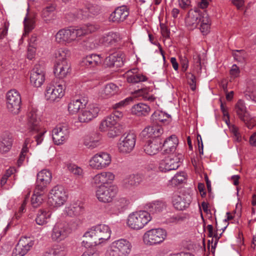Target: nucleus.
<instances>
[{"mask_svg": "<svg viewBox=\"0 0 256 256\" xmlns=\"http://www.w3.org/2000/svg\"><path fill=\"white\" fill-rule=\"evenodd\" d=\"M199 29L204 36L207 35L210 32V20L206 14H204L203 18L200 22Z\"/></svg>", "mask_w": 256, "mask_h": 256, "instance_id": "45", "label": "nucleus"}, {"mask_svg": "<svg viewBox=\"0 0 256 256\" xmlns=\"http://www.w3.org/2000/svg\"><path fill=\"white\" fill-rule=\"evenodd\" d=\"M82 63L89 68H94L102 64V58L100 55L92 54L86 56L82 60Z\"/></svg>", "mask_w": 256, "mask_h": 256, "instance_id": "32", "label": "nucleus"}, {"mask_svg": "<svg viewBox=\"0 0 256 256\" xmlns=\"http://www.w3.org/2000/svg\"><path fill=\"white\" fill-rule=\"evenodd\" d=\"M142 180V177L139 174L131 175L129 178V184L132 186H138Z\"/></svg>", "mask_w": 256, "mask_h": 256, "instance_id": "56", "label": "nucleus"}, {"mask_svg": "<svg viewBox=\"0 0 256 256\" xmlns=\"http://www.w3.org/2000/svg\"><path fill=\"white\" fill-rule=\"evenodd\" d=\"M162 148V142L158 138L148 140L144 146V152L149 155L156 154Z\"/></svg>", "mask_w": 256, "mask_h": 256, "instance_id": "29", "label": "nucleus"}, {"mask_svg": "<svg viewBox=\"0 0 256 256\" xmlns=\"http://www.w3.org/2000/svg\"><path fill=\"white\" fill-rule=\"evenodd\" d=\"M188 82L192 90L194 91L196 88V76L192 74H188L187 76Z\"/></svg>", "mask_w": 256, "mask_h": 256, "instance_id": "61", "label": "nucleus"}, {"mask_svg": "<svg viewBox=\"0 0 256 256\" xmlns=\"http://www.w3.org/2000/svg\"><path fill=\"white\" fill-rule=\"evenodd\" d=\"M119 88L114 83H110L102 88L98 92L99 98H108L118 94Z\"/></svg>", "mask_w": 256, "mask_h": 256, "instance_id": "25", "label": "nucleus"}, {"mask_svg": "<svg viewBox=\"0 0 256 256\" xmlns=\"http://www.w3.org/2000/svg\"><path fill=\"white\" fill-rule=\"evenodd\" d=\"M43 192L36 190V187L34 194L32 196L31 203L33 207H38L43 201Z\"/></svg>", "mask_w": 256, "mask_h": 256, "instance_id": "47", "label": "nucleus"}, {"mask_svg": "<svg viewBox=\"0 0 256 256\" xmlns=\"http://www.w3.org/2000/svg\"><path fill=\"white\" fill-rule=\"evenodd\" d=\"M34 133H36L37 134L35 136L34 138L36 142V146L39 145L42 143L44 140V134L46 132V129H42V127L40 126V128L38 132L31 131Z\"/></svg>", "mask_w": 256, "mask_h": 256, "instance_id": "53", "label": "nucleus"}, {"mask_svg": "<svg viewBox=\"0 0 256 256\" xmlns=\"http://www.w3.org/2000/svg\"><path fill=\"white\" fill-rule=\"evenodd\" d=\"M186 219V216L185 215H176L168 219V222L170 223L178 224L184 221Z\"/></svg>", "mask_w": 256, "mask_h": 256, "instance_id": "59", "label": "nucleus"}, {"mask_svg": "<svg viewBox=\"0 0 256 256\" xmlns=\"http://www.w3.org/2000/svg\"><path fill=\"white\" fill-rule=\"evenodd\" d=\"M12 144V137L7 134H3L0 140V152L6 154L10 151Z\"/></svg>", "mask_w": 256, "mask_h": 256, "instance_id": "36", "label": "nucleus"}, {"mask_svg": "<svg viewBox=\"0 0 256 256\" xmlns=\"http://www.w3.org/2000/svg\"><path fill=\"white\" fill-rule=\"evenodd\" d=\"M84 144L89 148L92 149L100 144L98 139L94 140L92 136H87L85 138Z\"/></svg>", "mask_w": 256, "mask_h": 256, "instance_id": "51", "label": "nucleus"}, {"mask_svg": "<svg viewBox=\"0 0 256 256\" xmlns=\"http://www.w3.org/2000/svg\"><path fill=\"white\" fill-rule=\"evenodd\" d=\"M106 66L108 67L116 66H120L123 64L122 60L119 54L114 52L106 57L104 61Z\"/></svg>", "mask_w": 256, "mask_h": 256, "instance_id": "35", "label": "nucleus"}, {"mask_svg": "<svg viewBox=\"0 0 256 256\" xmlns=\"http://www.w3.org/2000/svg\"><path fill=\"white\" fill-rule=\"evenodd\" d=\"M71 229L64 222H58L54 226L51 238L52 240L60 242L64 240L70 233Z\"/></svg>", "mask_w": 256, "mask_h": 256, "instance_id": "12", "label": "nucleus"}, {"mask_svg": "<svg viewBox=\"0 0 256 256\" xmlns=\"http://www.w3.org/2000/svg\"><path fill=\"white\" fill-rule=\"evenodd\" d=\"M186 180L184 174L181 172L176 174L173 178V180L178 184L182 183Z\"/></svg>", "mask_w": 256, "mask_h": 256, "instance_id": "64", "label": "nucleus"}, {"mask_svg": "<svg viewBox=\"0 0 256 256\" xmlns=\"http://www.w3.org/2000/svg\"><path fill=\"white\" fill-rule=\"evenodd\" d=\"M112 231L108 226L98 224L89 228L84 236L90 238L95 245L106 243L110 238Z\"/></svg>", "mask_w": 256, "mask_h": 256, "instance_id": "1", "label": "nucleus"}, {"mask_svg": "<svg viewBox=\"0 0 256 256\" xmlns=\"http://www.w3.org/2000/svg\"><path fill=\"white\" fill-rule=\"evenodd\" d=\"M64 94V87L60 84L52 82L45 88L44 98L47 101L52 102L58 101Z\"/></svg>", "mask_w": 256, "mask_h": 256, "instance_id": "5", "label": "nucleus"}, {"mask_svg": "<svg viewBox=\"0 0 256 256\" xmlns=\"http://www.w3.org/2000/svg\"><path fill=\"white\" fill-rule=\"evenodd\" d=\"M111 244L114 248H116L120 253H123L126 256H127L128 240L126 239H119L112 242Z\"/></svg>", "mask_w": 256, "mask_h": 256, "instance_id": "42", "label": "nucleus"}, {"mask_svg": "<svg viewBox=\"0 0 256 256\" xmlns=\"http://www.w3.org/2000/svg\"><path fill=\"white\" fill-rule=\"evenodd\" d=\"M136 134L134 132H129V150H132L136 144Z\"/></svg>", "mask_w": 256, "mask_h": 256, "instance_id": "63", "label": "nucleus"}, {"mask_svg": "<svg viewBox=\"0 0 256 256\" xmlns=\"http://www.w3.org/2000/svg\"><path fill=\"white\" fill-rule=\"evenodd\" d=\"M24 33L22 36L28 34L34 28V21L32 18H28L27 16L25 17L24 20ZM23 37H22V38Z\"/></svg>", "mask_w": 256, "mask_h": 256, "instance_id": "49", "label": "nucleus"}, {"mask_svg": "<svg viewBox=\"0 0 256 256\" xmlns=\"http://www.w3.org/2000/svg\"><path fill=\"white\" fill-rule=\"evenodd\" d=\"M51 215L52 212L50 211L40 210L38 211L36 222L38 225H44L48 222Z\"/></svg>", "mask_w": 256, "mask_h": 256, "instance_id": "43", "label": "nucleus"}, {"mask_svg": "<svg viewBox=\"0 0 256 256\" xmlns=\"http://www.w3.org/2000/svg\"><path fill=\"white\" fill-rule=\"evenodd\" d=\"M50 250L56 256H64L66 254V248L62 244L56 245Z\"/></svg>", "mask_w": 256, "mask_h": 256, "instance_id": "52", "label": "nucleus"}, {"mask_svg": "<svg viewBox=\"0 0 256 256\" xmlns=\"http://www.w3.org/2000/svg\"><path fill=\"white\" fill-rule=\"evenodd\" d=\"M182 154L176 156L172 154L160 161L158 168L160 171L166 172L171 170H176L180 166V160L182 159Z\"/></svg>", "mask_w": 256, "mask_h": 256, "instance_id": "13", "label": "nucleus"}, {"mask_svg": "<svg viewBox=\"0 0 256 256\" xmlns=\"http://www.w3.org/2000/svg\"><path fill=\"white\" fill-rule=\"evenodd\" d=\"M163 132L160 125L152 124V126L146 128L142 132V134L148 137H158Z\"/></svg>", "mask_w": 256, "mask_h": 256, "instance_id": "31", "label": "nucleus"}, {"mask_svg": "<svg viewBox=\"0 0 256 256\" xmlns=\"http://www.w3.org/2000/svg\"><path fill=\"white\" fill-rule=\"evenodd\" d=\"M68 168L71 173L76 176L82 177L84 176L83 170L76 164H70L68 165Z\"/></svg>", "mask_w": 256, "mask_h": 256, "instance_id": "50", "label": "nucleus"}, {"mask_svg": "<svg viewBox=\"0 0 256 256\" xmlns=\"http://www.w3.org/2000/svg\"><path fill=\"white\" fill-rule=\"evenodd\" d=\"M118 192V188L114 185L100 186L96 190V196L102 202H112Z\"/></svg>", "mask_w": 256, "mask_h": 256, "instance_id": "9", "label": "nucleus"}, {"mask_svg": "<svg viewBox=\"0 0 256 256\" xmlns=\"http://www.w3.org/2000/svg\"><path fill=\"white\" fill-rule=\"evenodd\" d=\"M235 111L240 120H244V118L249 114L244 101L239 100L235 105Z\"/></svg>", "mask_w": 256, "mask_h": 256, "instance_id": "39", "label": "nucleus"}, {"mask_svg": "<svg viewBox=\"0 0 256 256\" xmlns=\"http://www.w3.org/2000/svg\"><path fill=\"white\" fill-rule=\"evenodd\" d=\"M78 37L76 27H71L60 30L55 35V40L59 44L68 45L76 42Z\"/></svg>", "mask_w": 256, "mask_h": 256, "instance_id": "4", "label": "nucleus"}, {"mask_svg": "<svg viewBox=\"0 0 256 256\" xmlns=\"http://www.w3.org/2000/svg\"><path fill=\"white\" fill-rule=\"evenodd\" d=\"M99 112V108L95 104L86 106L80 110L78 114V120L80 122H88L96 118Z\"/></svg>", "mask_w": 256, "mask_h": 256, "instance_id": "17", "label": "nucleus"}, {"mask_svg": "<svg viewBox=\"0 0 256 256\" xmlns=\"http://www.w3.org/2000/svg\"><path fill=\"white\" fill-rule=\"evenodd\" d=\"M128 16V9L126 6H122L117 8L115 10L112 12L110 16V20L113 22H122L126 20Z\"/></svg>", "mask_w": 256, "mask_h": 256, "instance_id": "27", "label": "nucleus"}, {"mask_svg": "<svg viewBox=\"0 0 256 256\" xmlns=\"http://www.w3.org/2000/svg\"><path fill=\"white\" fill-rule=\"evenodd\" d=\"M115 179L114 174L109 171L100 172L92 178V184L98 188L100 186H106L111 184Z\"/></svg>", "mask_w": 256, "mask_h": 256, "instance_id": "19", "label": "nucleus"}, {"mask_svg": "<svg viewBox=\"0 0 256 256\" xmlns=\"http://www.w3.org/2000/svg\"><path fill=\"white\" fill-rule=\"evenodd\" d=\"M34 244L32 237H22L15 248L14 249L12 256H24L32 248Z\"/></svg>", "mask_w": 256, "mask_h": 256, "instance_id": "15", "label": "nucleus"}, {"mask_svg": "<svg viewBox=\"0 0 256 256\" xmlns=\"http://www.w3.org/2000/svg\"><path fill=\"white\" fill-rule=\"evenodd\" d=\"M170 116L162 111H156L151 116L152 124L162 125L170 118Z\"/></svg>", "mask_w": 256, "mask_h": 256, "instance_id": "38", "label": "nucleus"}, {"mask_svg": "<svg viewBox=\"0 0 256 256\" xmlns=\"http://www.w3.org/2000/svg\"><path fill=\"white\" fill-rule=\"evenodd\" d=\"M6 100L8 110L14 114H18L22 102L20 93L16 90H11L7 92Z\"/></svg>", "mask_w": 256, "mask_h": 256, "instance_id": "8", "label": "nucleus"}, {"mask_svg": "<svg viewBox=\"0 0 256 256\" xmlns=\"http://www.w3.org/2000/svg\"><path fill=\"white\" fill-rule=\"evenodd\" d=\"M190 202L191 198L188 195L175 196L172 200L174 206L179 210H182L188 208Z\"/></svg>", "mask_w": 256, "mask_h": 256, "instance_id": "26", "label": "nucleus"}, {"mask_svg": "<svg viewBox=\"0 0 256 256\" xmlns=\"http://www.w3.org/2000/svg\"><path fill=\"white\" fill-rule=\"evenodd\" d=\"M82 204L80 202H74L67 205L63 210V214L66 216L78 217L83 214Z\"/></svg>", "mask_w": 256, "mask_h": 256, "instance_id": "23", "label": "nucleus"}, {"mask_svg": "<svg viewBox=\"0 0 256 256\" xmlns=\"http://www.w3.org/2000/svg\"><path fill=\"white\" fill-rule=\"evenodd\" d=\"M128 134H124L120 139L118 147L120 152L126 154L128 152Z\"/></svg>", "mask_w": 256, "mask_h": 256, "instance_id": "48", "label": "nucleus"}, {"mask_svg": "<svg viewBox=\"0 0 256 256\" xmlns=\"http://www.w3.org/2000/svg\"><path fill=\"white\" fill-rule=\"evenodd\" d=\"M34 244L32 237H22L15 248L14 249L12 256H24L32 248Z\"/></svg>", "mask_w": 256, "mask_h": 256, "instance_id": "14", "label": "nucleus"}, {"mask_svg": "<svg viewBox=\"0 0 256 256\" xmlns=\"http://www.w3.org/2000/svg\"><path fill=\"white\" fill-rule=\"evenodd\" d=\"M241 120L245 124L249 129L252 128L256 125V118L252 117L250 114L244 118V120Z\"/></svg>", "mask_w": 256, "mask_h": 256, "instance_id": "54", "label": "nucleus"}, {"mask_svg": "<svg viewBox=\"0 0 256 256\" xmlns=\"http://www.w3.org/2000/svg\"><path fill=\"white\" fill-rule=\"evenodd\" d=\"M178 144V139L175 135H172L166 138L162 145L165 154H170L175 151Z\"/></svg>", "mask_w": 256, "mask_h": 256, "instance_id": "30", "label": "nucleus"}, {"mask_svg": "<svg viewBox=\"0 0 256 256\" xmlns=\"http://www.w3.org/2000/svg\"><path fill=\"white\" fill-rule=\"evenodd\" d=\"M112 157L108 152H100L94 154L89 160V166L94 170H101L108 167Z\"/></svg>", "mask_w": 256, "mask_h": 256, "instance_id": "7", "label": "nucleus"}, {"mask_svg": "<svg viewBox=\"0 0 256 256\" xmlns=\"http://www.w3.org/2000/svg\"><path fill=\"white\" fill-rule=\"evenodd\" d=\"M86 102L82 99H77L71 100L68 104V110L71 114H76L80 110L86 106Z\"/></svg>", "mask_w": 256, "mask_h": 256, "instance_id": "34", "label": "nucleus"}, {"mask_svg": "<svg viewBox=\"0 0 256 256\" xmlns=\"http://www.w3.org/2000/svg\"><path fill=\"white\" fill-rule=\"evenodd\" d=\"M100 12L98 6L88 4L83 8L78 10L74 12V16L80 20H86L98 15Z\"/></svg>", "mask_w": 256, "mask_h": 256, "instance_id": "16", "label": "nucleus"}, {"mask_svg": "<svg viewBox=\"0 0 256 256\" xmlns=\"http://www.w3.org/2000/svg\"><path fill=\"white\" fill-rule=\"evenodd\" d=\"M33 142V140L30 138H26L22 146V149L21 153L20 156V158L18 160V166L22 164L24 160L26 154L28 152V148L31 147V144Z\"/></svg>", "mask_w": 256, "mask_h": 256, "instance_id": "44", "label": "nucleus"}, {"mask_svg": "<svg viewBox=\"0 0 256 256\" xmlns=\"http://www.w3.org/2000/svg\"><path fill=\"white\" fill-rule=\"evenodd\" d=\"M167 236L166 231L161 228H152L146 232L143 236L145 244L152 246L162 243Z\"/></svg>", "mask_w": 256, "mask_h": 256, "instance_id": "3", "label": "nucleus"}, {"mask_svg": "<svg viewBox=\"0 0 256 256\" xmlns=\"http://www.w3.org/2000/svg\"><path fill=\"white\" fill-rule=\"evenodd\" d=\"M205 13L199 10H190L185 18V24L188 30H192L198 28Z\"/></svg>", "mask_w": 256, "mask_h": 256, "instance_id": "20", "label": "nucleus"}, {"mask_svg": "<svg viewBox=\"0 0 256 256\" xmlns=\"http://www.w3.org/2000/svg\"><path fill=\"white\" fill-rule=\"evenodd\" d=\"M120 40V36L118 32H110L102 35L100 42L106 47H114Z\"/></svg>", "mask_w": 256, "mask_h": 256, "instance_id": "24", "label": "nucleus"}, {"mask_svg": "<svg viewBox=\"0 0 256 256\" xmlns=\"http://www.w3.org/2000/svg\"><path fill=\"white\" fill-rule=\"evenodd\" d=\"M166 208V204L162 201H156L148 206V210L152 214L160 212Z\"/></svg>", "mask_w": 256, "mask_h": 256, "instance_id": "46", "label": "nucleus"}, {"mask_svg": "<svg viewBox=\"0 0 256 256\" xmlns=\"http://www.w3.org/2000/svg\"><path fill=\"white\" fill-rule=\"evenodd\" d=\"M147 78L142 74H136V75L129 76V82L138 83L140 82H144L147 80Z\"/></svg>", "mask_w": 256, "mask_h": 256, "instance_id": "57", "label": "nucleus"}, {"mask_svg": "<svg viewBox=\"0 0 256 256\" xmlns=\"http://www.w3.org/2000/svg\"><path fill=\"white\" fill-rule=\"evenodd\" d=\"M36 52V48L32 44H29L28 48L27 58L28 59L32 60L35 56Z\"/></svg>", "mask_w": 256, "mask_h": 256, "instance_id": "62", "label": "nucleus"}, {"mask_svg": "<svg viewBox=\"0 0 256 256\" xmlns=\"http://www.w3.org/2000/svg\"><path fill=\"white\" fill-rule=\"evenodd\" d=\"M70 130L66 124H59L52 130V138L55 144H64L68 138Z\"/></svg>", "mask_w": 256, "mask_h": 256, "instance_id": "11", "label": "nucleus"}, {"mask_svg": "<svg viewBox=\"0 0 256 256\" xmlns=\"http://www.w3.org/2000/svg\"><path fill=\"white\" fill-rule=\"evenodd\" d=\"M37 112V109L32 106L28 109L27 120L30 131L38 132L40 128V120Z\"/></svg>", "mask_w": 256, "mask_h": 256, "instance_id": "21", "label": "nucleus"}, {"mask_svg": "<svg viewBox=\"0 0 256 256\" xmlns=\"http://www.w3.org/2000/svg\"><path fill=\"white\" fill-rule=\"evenodd\" d=\"M79 37L96 32L100 26L94 23H88L80 26H76Z\"/></svg>", "mask_w": 256, "mask_h": 256, "instance_id": "33", "label": "nucleus"}, {"mask_svg": "<svg viewBox=\"0 0 256 256\" xmlns=\"http://www.w3.org/2000/svg\"><path fill=\"white\" fill-rule=\"evenodd\" d=\"M152 219L150 214L145 210L133 212L129 215V227L134 230H140Z\"/></svg>", "mask_w": 256, "mask_h": 256, "instance_id": "6", "label": "nucleus"}, {"mask_svg": "<svg viewBox=\"0 0 256 256\" xmlns=\"http://www.w3.org/2000/svg\"><path fill=\"white\" fill-rule=\"evenodd\" d=\"M70 55V51L66 48H60L56 50L54 52V56L56 62H62L64 61H68V58Z\"/></svg>", "mask_w": 256, "mask_h": 256, "instance_id": "41", "label": "nucleus"}, {"mask_svg": "<svg viewBox=\"0 0 256 256\" xmlns=\"http://www.w3.org/2000/svg\"><path fill=\"white\" fill-rule=\"evenodd\" d=\"M150 110V108L147 104L139 103L132 108L131 112L138 116H146L148 114Z\"/></svg>", "mask_w": 256, "mask_h": 256, "instance_id": "37", "label": "nucleus"}, {"mask_svg": "<svg viewBox=\"0 0 256 256\" xmlns=\"http://www.w3.org/2000/svg\"><path fill=\"white\" fill-rule=\"evenodd\" d=\"M105 256H126L123 253H120L118 249L114 248L110 245L108 247Z\"/></svg>", "mask_w": 256, "mask_h": 256, "instance_id": "55", "label": "nucleus"}, {"mask_svg": "<svg viewBox=\"0 0 256 256\" xmlns=\"http://www.w3.org/2000/svg\"><path fill=\"white\" fill-rule=\"evenodd\" d=\"M56 6L54 4H50L46 6L42 11V17L46 23H49L54 17V12Z\"/></svg>", "mask_w": 256, "mask_h": 256, "instance_id": "40", "label": "nucleus"}, {"mask_svg": "<svg viewBox=\"0 0 256 256\" xmlns=\"http://www.w3.org/2000/svg\"><path fill=\"white\" fill-rule=\"evenodd\" d=\"M68 196L64 188L61 186H56L52 188L48 196V203L53 208H60L64 204Z\"/></svg>", "mask_w": 256, "mask_h": 256, "instance_id": "2", "label": "nucleus"}, {"mask_svg": "<svg viewBox=\"0 0 256 256\" xmlns=\"http://www.w3.org/2000/svg\"><path fill=\"white\" fill-rule=\"evenodd\" d=\"M46 80V74L43 68L38 64L34 66L30 72V83L35 88H40Z\"/></svg>", "mask_w": 256, "mask_h": 256, "instance_id": "18", "label": "nucleus"}, {"mask_svg": "<svg viewBox=\"0 0 256 256\" xmlns=\"http://www.w3.org/2000/svg\"><path fill=\"white\" fill-rule=\"evenodd\" d=\"M234 58L238 62H243L246 56L244 50H236L233 54Z\"/></svg>", "mask_w": 256, "mask_h": 256, "instance_id": "58", "label": "nucleus"}, {"mask_svg": "<svg viewBox=\"0 0 256 256\" xmlns=\"http://www.w3.org/2000/svg\"><path fill=\"white\" fill-rule=\"evenodd\" d=\"M117 120L114 118L113 116H106L100 122L99 126L100 131L102 132H107V135L110 138L116 137L119 133V131L116 127Z\"/></svg>", "mask_w": 256, "mask_h": 256, "instance_id": "10", "label": "nucleus"}, {"mask_svg": "<svg viewBox=\"0 0 256 256\" xmlns=\"http://www.w3.org/2000/svg\"><path fill=\"white\" fill-rule=\"evenodd\" d=\"M30 192H31V190L30 188H26L24 190V193L26 194V197H25L24 200L21 206L20 207V208L19 209V211H18L19 213L21 214V213H22L24 212H25V208H26V206L27 204V200L30 195Z\"/></svg>", "mask_w": 256, "mask_h": 256, "instance_id": "60", "label": "nucleus"}, {"mask_svg": "<svg viewBox=\"0 0 256 256\" xmlns=\"http://www.w3.org/2000/svg\"><path fill=\"white\" fill-rule=\"evenodd\" d=\"M70 64L68 61L56 62L54 64V73L60 78H63L70 72Z\"/></svg>", "mask_w": 256, "mask_h": 256, "instance_id": "28", "label": "nucleus"}, {"mask_svg": "<svg viewBox=\"0 0 256 256\" xmlns=\"http://www.w3.org/2000/svg\"><path fill=\"white\" fill-rule=\"evenodd\" d=\"M36 186L37 190L43 192L52 178V172L48 170L44 169L37 174Z\"/></svg>", "mask_w": 256, "mask_h": 256, "instance_id": "22", "label": "nucleus"}]
</instances>
